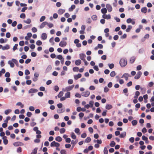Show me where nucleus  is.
<instances>
[{"label": "nucleus", "mask_w": 154, "mask_h": 154, "mask_svg": "<svg viewBox=\"0 0 154 154\" xmlns=\"http://www.w3.org/2000/svg\"><path fill=\"white\" fill-rule=\"evenodd\" d=\"M119 63L121 67H124L127 64V60L125 58H122L120 60Z\"/></svg>", "instance_id": "nucleus-1"}, {"label": "nucleus", "mask_w": 154, "mask_h": 154, "mask_svg": "<svg viewBox=\"0 0 154 154\" xmlns=\"http://www.w3.org/2000/svg\"><path fill=\"white\" fill-rule=\"evenodd\" d=\"M60 146L59 143L56 142L55 141H53L51 143V147L55 146L57 147H58Z\"/></svg>", "instance_id": "nucleus-2"}, {"label": "nucleus", "mask_w": 154, "mask_h": 154, "mask_svg": "<svg viewBox=\"0 0 154 154\" xmlns=\"http://www.w3.org/2000/svg\"><path fill=\"white\" fill-rule=\"evenodd\" d=\"M142 74V72L141 71H138L134 76V79H138L140 77Z\"/></svg>", "instance_id": "nucleus-3"}, {"label": "nucleus", "mask_w": 154, "mask_h": 154, "mask_svg": "<svg viewBox=\"0 0 154 154\" xmlns=\"http://www.w3.org/2000/svg\"><path fill=\"white\" fill-rule=\"evenodd\" d=\"M90 94V92L89 91H86L82 93V96L85 97H88L89 95Z\"/></svg>", "instance_id": "nucleus-4"}, {"label": "nucleus", "mask_w": 154, "mask_h": 154, "mask_svg": "<svg viewBox=\"0 0 154 154\" xmlns=\"http://www.w3.org/2000/svg\"><path fill=\"white\" fill-rule=\"evenodd\" d=\"M106 7L109 12H111L112 11V8L110 4H107L106 5Z\"/></svg>", "instance_id": "nucleus-5"}, {"label": "nucleus", "mask_w": 154, "mask_h": 154, "mask_svg": "<svg viewBox=\"0 0 154 154\" xmlns=\"http://www.w3.org/2000/svg\"><path fill=\"white\" fill-rule=\"evenodd\" d=\"M66 42L64 41H61L59 43V46L61 47H63L66 46Z\"/></svg>", "instance_id": "nucleus-6"}, {"label": "nucleus", "mask_w": 154, "mask_h": 154, "mask_svg": "<svg viewBox=\"0 0 154 154\" xmlns=\"http://www.w3.org/2000/svg\"><path fill=\"white\" fill-rule=\"evenodd\" d=\"M129 76H130V74L128 73H125L123 75L122 77L125 78V80L127 81L128 80V77Z\"/></svg>", "instance_id": "nucleus-7"}, {"label": "nucleus", "mask_w": 154, "mask_h": 154, "mask_svg": "<svg viewBox=\"0 0 154 154\" xmlns=\"http://www.w3.org/2000/svg\"><path fill=\"white\" fill-rule=\"evenodd\" d=\"M14 145L15 146H21L24 145V144L20 142H17L14 143Z\"/></svg>", "instance_id": "nucleus-8"}, {"label": "nucleus", "mask_w": 154, "mask_h": 154, "mask_svg": "<svg viewBox=\"0 0 154 154\" xmlns=\"http://www.w3.org/2000/svg\"><path fill=\"white\" fill-rule=\"evenodd\" d=\"M102 17L104 19H109L111 18V16L110 14L106 15L105 14H103L102 15Z\"/></svg>", "instance_id": "nucleus-9"}, {"label": "nucleus", "mask_w": 154, "mask_h": 154, "mask_svg": "<svg viewBox=\"0 0 154 154\" xmlns=\"http://www.w3.org/2000/svg\"><path fill=\"white\" fill-rule=\"evenodd\" d=\"M38 91V90L36 89L31 88L29 90V93H36Z\"/></svg>", "instance_id": "nucleus-10"}, {"label": "nucleus", "mask_w": 154, "mask_h": 154, "mask_svg": "<svg viewBox=\"0 0 154 154\" xmlns=\"http://www.w3.org/2000/svg\"><path fill=\"white\" fill-rule=\"evenodd\" d=\"M79 57L82 60H85V58L86 57V55L84 54H79Z\"/></svg>", "instance_id": "nucleus-11"}, {"label": "nucleus", "mask_w": 154, "mask_h": 154, "mask_svg": "<svg viewBox=\"0 0 154 154\" xmlns=\"http://www.w3.org/2000/svg\"><path fill=\"white\" fill-rule=\"evenodd\" d=\"M82 76V75L79 73L77 75H74V77L75 80H77L78 79L80 78Z\"/></svg>", "instance_id": "nucleus-12"}, {"label": "nucleus", "mask_w": 154, "mask_h": 154, "mask_svg": "<svg viewBox=\"0 0 154 154\" xmlns=\"http://www.w3.org/2000/svg\"><path fill=\"white\" fill-rule=\"evenodd\" d=\"M48 24V23L47 22H46V21H45V22H43L42 23V24H41L40 26V28H44L45 26Z\"/></svg>", "instance_id": "nucleus-13"}, {"label": "nucleus", "mask_w": 154, "mask_h": 154, "mask_svg": "<svg viewBox=\"0 0 154 154\" xmlns=\"http://www.w3.org/2000/svg\"><path fill=\"white\" fill-rule=\"evenodd\" d=\"M126 132H123L120 135L119 137L121 138H124L126 136Z\"/></svg>", "instance_id": "nucleus-14"}, {"label": "nucleus", "mask_w": 154, "mask_h": 154, "mask_svg": "<svg viewBox=\"0 0 154 154\" xmlns=\"http://www.w3.org/2000/svg\"><path fill=\"white\" fill-rule=\"evenodd\" d=\"M82 61L80 60H76L75 61V63L76 65H79L81 63Z\"/></svg>", "instance_id": "nucleus-15"}, {"label": "nucleus", "mask_w": 154, "mask_h": 154, "mask_svg": "<svg viewBox=\"0 0 154 154\" xmlns=\"http://www.w3.org/2000/svg\"><path fill=\"white\" fill-rule=\"evenodd\" d=\"M135 60V58L134 57H131L130 59V63H133Z\"/></svg>", "instance_id": "nucleus-16"}, {"label": "nucleus", "mask_w": 154, "mask_h": 154, "mask_svg": "<svg viewBox=\"0 0 154 154\" xmlns=\"http://www.w3.org/2000/svg\"><path fill=\"white\" fill-rule=\"evenodd\" d=\"M65 12V10L62 9H59L58 11V13L59 14L61 15L63 14Z\"/></svg>", "instance_id": "nucleus-17"}, {"label": "nucleus", "mask_w": 154, "mask_h": 154, "mask_svg": "<svg viewBox=\"0 0 154 154\" xmlns=\"http://www.w3.org/2000/svg\"><path fill=\"white\" fill-rule=\"evenodd\" d=\"M47 34L45 33H43L42 35V39L45 40L47 38Z\"/></svg>", "instance_id": "nucleus-18"}, {"label": "nucleus", "mask_w": 154, "mask_h": 154, "mask_svg": "<svg viewBox=\"0 0 154 154\" xmlns=\"http://www.w3.org/2000/svg\"><path fill=\"white\" fill-rule=\"evenodd\" d=\"M13 62L12 60L11 61L9 60L8 62V64L10 65V66L12 68L14 67V64L13 63Z\"/></svg>", "instance_id": "nucleus-19"}, {"label": "nucleus", "mask_w": 154, "mask_h": 154, "mask_svg": "<svg viewBox=\"0 0 154 154\" xmlns=\"http://www.w3.org/2000/svg\"><path fill=\"white\" fill-rule=\"evenodd\" d=\"M5 138H7V137L6 136H4L3 137V143L5 145H7L8 143V140L5 139Z\"/></svg>", "instance_id": "nucleus-20"}, {"label": "nucleus", "mask_w": 154, "mask_h": 154, "mask_svg": "<svg viewBox=\"0 0 154 154\" xmlns=\"http://www.w3.org/2000/svg\"><path fill=\"white\" fill-rule=\"evenodd\" d=\"M74 87V85H72L70 86L66 87V89L68 91H70Z\"/></svg>", "instance_id": "nucleus-21"}, {"label": "nucleus", "mask_w": 154, "mask_h": 154, "mask_svg": "<svg viewBox=\"0 0 154 154\" xmlns=\"http://www.w3.org/2000/svg\"><path fill=\"white\" fill-rule=\"evenodd\" d=\"M147 9L146 7H144L142 8L141 9V11L144 13H146L147 12Z\"/></svg>", "instance_id": "nucleus-22"}, {"label": "nucleus", "mask_w": 154, "mask_h": 154, "mask_svg": "<svg viewBox=\"0 0 154 154\" xmlns=\"http://www.w3.org/2000/svg\"><path fill=\"white\" fill-rule=\"evenodd\" d=\"M10 48L9 46L8 45H6L5 46H3L2 48V50H8Z\"/></svg>", "instance_id": "nucleus-23"}, {"label": "nucleus", "mask_w": 154, "mask_h": 154, "mask_svg": "<svg viewBox=\"0 0 154 154\" xmlns=\"http://www.w3.org/2000/svg\"><path fill=\"white\" fill-rule=\"evenodd\" d=\"M12 61L17 66H18V61L15 59H12Z\"/></svg>", "instance_id": "nucleus-24"}, {"label": "nucleus", "mask_w": 154, "mask_h": 154, "mask_svg": "<svg viewBox=\"0 0 154 154\" xmlns=\"http://www.w3.org/2000/svg\"><path fill=\"white\" fill-rule=\"evenodd\" d=\"M55 140L57 141L60 142L62 140V139L61 137L58 136H57V137H56V138H55Z\"/></svg>", "instance_id": "nucleus-25"}, {"label": "nucleus", "mask_w": 154, "mask_h": 154, "mask_svg": "<svg viewBox=\"0 0 154 154\" xmlns=\"http://www.w3.org/2000/svg\"><path fill=\"white\" fill-rule=\"evenodd\" d=\"M101 12L102 14H105L107 12V10L106 8H104L101 9Z\"/></svg>", "instance_id": "nucleus-26"}, {"label": "nucleus", "mask_w": 154, "mask_h": 154, "mask_svg": "<svg viewBox=\"0 0 154 154\" xmlns=\"http://www.w3.org/2000/svg\"><path fill=\"white\" fill-rule=\"evenodd\" d=\"M112 105L110 104H107L105 107L107 109H112Z\"/></svg>", "instance_id": "nucleus-27"}, {"label": "nucleus", "mask_w": 154, "mask_h": 154, "mask_svg": "<svg viewBox=\"0 0 154 154\" xmlns=\"http://www.w3.org/2000/svg\"><path fill=\"white\" fill-rule=\"evenodd\" d=\"M75 8V5H71V7L69 8V11H72Z\"/></svg>", "instance_id": "nucleus-28"}, {"label": "nucleus", "mask_w": 154, "mask_h": 154, "mask_svg": "<svg viewBox=\"0 0 154 154\" xmlns=\"http://www.w3.org/2000/svg\"><path fill=\"white\" fill-rule=\"evenodd\" d=\"M38 150L37 148H35L32 151L31 154H36L37 150Z\"/></svg>", "instance_id": "nucleus-29"}, {"label": "nucleus", "mask_w": 154, "mask_h": 154, "mask_svg": "<svg viewBox=\"0 0 154 154\" xmlns=\"http://www.w3.org/2000/svg\"><path fill=\"white\" fill-rule=\"evenodd\" d=\"M65 97L66 98H70V92H67L65 94Z\"/></svg>", "instance_id": "nucleus-30"}, {"label": "nucleus", "mask_w": 154, "mask_h": 154, "mask_svg": "<svg viewBox=\"0 0 154 154\" xmlns=\"http://www.w3.org/2000/svg\"><path fill=\"white\" fill-rule=\"evenodd\" d=\"M132 27L131 25H128L127 28L126 29V31L127 32H129L130 30L132 29Z\"/></svg>", "instance_id": "nucleus-31"}, {"label": "nucleus", "mask_w": 154, "mask_h": 154, "mask_svg": "<svg viewBox=\"0 0 154 154\" xmlns=\"http://www.w3.org/2000/svg\"><path fill=\"white\" fill-rule=\"evenodd\" d=\"M49 42L52 45H53L54 44V38L52 37L49 40Z\"/></svg>", "instance_id": "nucleus-32"}, {"label": "nucleus", "mask_w": 154, "mask_h": 154, "mask_svg": "<svg viewBox=\"0 0 154 154\" xmlns=\"http://www.w3.org/2000/svg\"><path fill=\"white\" fill-rule=\"evenodd\" d=\"M16 105L18 106H20L21 108H23L24 107V105L21 102H18L16 104Z\"/></svg>", "instance_id": "nucleus-33"}, {"label": "nucleus", "mask_w": 154, "mask_h": 154, "mask_svg": "<svg viewBox=\"0 0 154 154\" xmlns=\"http://www.w3.org/2000/svg\"><path fill=\"white\" fill-rule=\"evenodd\" d=\"M52 69V67L51 65H49L48 67H47L46 71L47 72H49Z\"/></svg>", "instance_id": "nucleus-34"}, {"label": "nucleus", "mask_w": 154, "mask_h": 154, "mask_svg": "<svg viewBox=\"0 0 154 154\" xmlns=\"http://www.w3.org/2000/svg\"><path fill=\"white\" fill-rule=\"evenodd\" d=\"M91 138L90 137H87L85 140V142L87 143L91 141Z\"/></svg>", "instance_id": "nucleus-35"}, {"label": "nucleus", "mask_w": 154, "mask_h": 154, "mask_svg": "<svg viewBox=\"0 0 154 154\" xmlns=\"http://www.w3.org/2000/svg\"><path fill=\"white\" fill-rule=\"evenodd\" d=\"M115 144L116 143L115 142L113 141H112L110 143L109 145L111 147H114L115 146Z\"/></svg>", "instance_id": "nucleus-36"}, {"label": "nucleus", "mask_w": 154, "mask_h": 154, "mask_svg": "<svg viewBox=\"0 0 154 154\" xmlns=\"http://www.w3.org/2000/svg\"><path fill=\"white\" fill-rule=\"evenodd\" d=\"M71 137L73 139H76V135L73 132L71 134Z\"/></svg>", "instance_id": "nucleus-37"}, {"label": "nucleus", "mask_w": 154, "mask_h": 154, "mask_svg": "<svg viewBox=\"0 0 154 154\" xmlns=\"http://www.w3.org/2000/svg\"><path fill=\"white\" fill-rule=\"evenodd\" d=\"M11 110L10 109H7L5 111V113L6 115H8L10 112H11Z\"/></svg>", "instance_id": "nucleus-38"}, {"label": "nucleus", "mask_w": 154, "mask_h": 154, "mask_svg": "<svg viewBox=\"0 0 154 154\" xmlns=\"http://www.w3.org/2000/svg\"><path fill=\"white\" fill-rule=\"evenodd\" d=\"M91 18L93 20H96L97 19V17L96 15H94L91 17Z\"/></svg>", "instance_id": "nucleus-39"}, {"label": "nucleus", "mask_w": 154, "mask_h": 154, "mask_svg": "<svg viewBox=\"0 0 154 154\" xmlns=\"http://www.w3.org/2000/svg\"><path fill=\"white\" fill-rule=\"evenodd\" d=\"M116 73L114 71H112L110 73V76L111 77H114L116 75Z\"/></svg>", "instance_id": "nucleus-40"}, {"label": "nucleus", "mask_w": 154, "mask_h": 154, "mask_svg": "<svg viewBox=\"0 0 154 154\" xmlns=\"http://www.w3.org/2000/svg\"><path fill=\"white\" fill-rule=\"evenodd\" d=\"M63 91H60L58 95V97L59 98L61 97L63 95Z\"/></svg>", "instance_id": "nucleus-41"}, {"label": "nucleus", "mask_w": 154, "mask_h": 154, "mask_svg": "<svg viewBox=\"0 0 154 154\" xmlns=\"http://www.w3.org/2000/svg\"><path fill=\"white\" fill-rule=\"evenodd\" d=\"M137 122L136 120H134L131 122L132 125L134 126L136 125L137 124Z\"/></svg>", "instance_id": "nucleus-42"}, {"label": "nucleus", "mask_w": 154, "mask_h": 154, "mask_svg": "<svg viewBox=\"0 0 154 154\" xmlns=\"http://www.w3.org/2000/svg\"><path fill=\"white\" fill-rule=\"evenodd\" d=\"M42 44V42L40 40H38L36 42V44L37 45H41Z\"/></svg>", "instance_id": "nucleus-43"}, {"label": "nucleus", "mask_w": 154, "mask_h": 154, "mask_svg": "<svg viewBox=\"0 0 154 154\" xmlns=\"http://www.w3.org/2000/svg\"><path fill=\"white\" fill-rule=\"evenodd\" d=\"M65 131L66 130L64 128H62L60 129V132L61 134H63L65 132Z\"/></svg>", "instance_id": "nucleus-44"}, {"label": "nucleus", "mask_w": 154, "mask_h": 154, "mask_svg": "<svg viewBox=\"0 0 154 154\" xmlns=\"http://www.w3.org/2000/svg\"><path fill=\"white\" fill-rule=\"evenodd\" d=\"M20 17L21 18L24 19L26 17V15L24 13H22L20 15Z\"/></svg>", "instance_id": "nucleus-45"}, {"label": "nucleus", "mask_w": 154, "mask_h": 154, "mask_svg": "<svg viewBox=\"0 0 154 154\" xmlns=\"http://www.w3.org/2000/svg\"><path fill=\"white\" fill-rule=\"evenodd\" d=\"M45 19V16H42L40 19V21L41 22L44 21Z\"/></svg>", "instance_id": "nucleus-46"}, {"label": "nucleus", "mask_w": 154, "mask_h": 154, "mask_svg": "<svg viewBox=\"0 0 154 154\" xmlns=\"http://www.w3.org/2000/svg\"><path fill=\"white\" fill-rule=\"evenodd\" d=\"M94 102L93 101H90L89 102V104L90 107H92L93 106Z\"/></svg>", "instance_id": "nucleus-47"}, {"label": "nucleus", "mask_w": 154, "mask_h": 154, "mask_svg": "<svg viewBox=\"0 0 154 154\" xmlns=\"http://www.w3.org/2000/svg\"><path fill=\"white\" fill-rule=\"evenodd\" d=\"M24 22L27 24H29L31 22V20L30 19H28L26 20Z\"/></svg>", "instance_id": "nucleus-48"}, {"label": "nucleus", "mask_w": 154, "mask_h": 154, "mask_svg": "<svg viewBox=\"0 0 154 154\" xmlns=\"http://www.w3.org/2000/svg\"><path fill=\"white\" fill-rule=\"evenodd\" d=\"M17 24V22L16 21H14L12 23L11 25L13 27L15 26Z\"/></svg>", "instance_id": "nucleus-49"}, {"label": "nucleus", "mask_w": 154, "mask_h": 154, "mask_svg": "<svg viewBox=\"0 0 154 154\" xmlns=\"http://www.w3.org/2000/svg\"><path fill=\"white\" fill-rule=\"evenodd\" d=\"M107 111L106 110H105L102 114V115L103 116H106V112Z\"/></svg>", "instance_id": "nucleus-50"}, {"label": "nucleus", "mask_w": 154, "mask_h": 154, "mask_svg": "<svg viewBox=\"0 0 154 154\" xmlns=\"http://www.w3.org/2000/svg\"><path fill=\"white\" fill-rule=\"evenodd\" d=\"M57 58L59 60H62L63 58L62 56L61 55H59L57 56Z\"/></svg>", "instance_id": "nucleus-51"}, {"label": "nucleus", "mask_w": 154, "mask_h": 154, "mask_svg": "<svg viewBox=\"0 0 154 154\" xmlns=\"http://www.w3.org/2000/svg\"><path fill=\"white\" fill-rule=\"evenodd\" d=\"M24 41H22L19 42V45L20 46H23L24 45Z\"/></svg>", "instance_id": "nucleus-52"}, {"label": "nucleus", "mask_w": 154, "mask_h": 154, "mask_svg": "<svg viewBox=\"0 0 154 154\" xmlns=\"http://www.w3.org/2000/svg\"><path fill=\"white\" fill-rule=\"evenodd\" d=\"M142 140L145 141H147L148 140V138L147 137L144 135H143L142 137Z\"/></svg>", "instance_id": "nucleus-53"}, {"label": "nucleus", "mask_w": 154, "mask_h": 154, "mask_svg": "<svg viewBox=\"0 0 154 154\" xmlns=\"http://www.w3.org/2000/svg\"><path fill=\"white\" fill-rule=\"evenodd\" d=\"M103 152L104 154H108V150L106 147L104 148Z\"/></svg>", "instance_id": "nucleus-54"}, {"label": "nucleus", "mask_w": 154, "mask_h": 154, "mask_svg": "<svg viewBox=\"0 0 154 154\" xmlns=\"http://www.w3.org/2000/svg\"><path fill=\"white\" fill-rule=\"evenodd\" d=\"M18 44H16L13 47V50L14 51H15L16 49H17V47L18 46Z\"/></svg>", "instance_id": "nucleus-55"}, {"label": "nucleus", "mask_w": 154, "mask_h": 154, "mask_svg": "<svg viewBox=\"0 0 154 154\" xmlns=\"http://www.w3.org/2000/svg\"><path fill=\"white\" fill-rule=\"evenodd\" d=\"M109 68L110 69H112L114 68V65L113 63H111V64H109Z\"/></svg>", "instance_id": "nucleus-56"}, {"label": "nucleus", "mask_w": 154, "mask_h": 154, "mask_svg": "<svg viewBox=\"0 0 154 154\" xmlns=\"http://www.w3.org/2000/svg\"><path fill=\"white\" fill-rule=\"evenodd\" d=\"M25 74L26 75H28L30 74L29 71L28 69H26L25 70Z\"/></svg>", "instance_id": "nucleus-57"}, {"label": "nucleus", "mask_w": 154, "mask_h": 154, "mask_svg": "<svg viewBox=\"0 0 154 154\" xmlns=\"http://www.w3.org/2000/svg\"><path fill=\"white\" fill-rule=\"evenodd\" d=\"M32 30L33 32H37V29L35 27H33L32 28Z\"/></svg>", "instance_id": "nucleus-58"}, {"label": "nucleus", "mask_w": 154, "mask_h": 154, "mask_svg": "<svg viewBox=\"0 0 154 154\" xmlns=\"http://www.w3.org/2000/svg\"><path fill=\"white\" fill-rule=\"evenodd\" d=\"M109 91V89L106 86L104 88V91L105 92H107Z\"/></svg>", "instance_id": "nucleus-59"}, {"label": "nucleus", "mask_w": 154, "mask_h": 154, "mask_svg": "<svg viewBox=\"0 0 154 154\" xmlns=\"http://www.w3.org/2000/svg\"><path fill=\"white\" fill-rule=\"evenodd\" d=\"M71 63V62L70 61H66L65 63V64L66 65L68 66Z\"/></svg>", "instance_id": "nucleus-60"}, {"label": "nucleus", "mask_w": 154, "mask_h": 154, "mask_svg": "<svg viewBox=\"0 0 154 154\" xmlns=\"http://www.w3.org/2000/svg\"><path fill=\"white\" fill-rule=\"evenodd\" d=\"M134 137H131L129 139V141L132 143H133L134 142Z\"/></svg>", "instance_id": "nucleus-61"}, {"label": "nucleus", "mask_w": 154, "mask_h": 154, "mask_svg": "<svg viewBox=\"0 0 154 154\" xmlns=\"http://www.w3.org/2000/svg\"><path fill=\"white\" fill-rule=\"evenodd\" d=\"M22 25L21 24H19L17 26V28L18 29H20L22 28Z\"/></svg>", "instance_id": "nucleus-62"}, {"label": "nucleus", "mask_w": 154, "mask_h": 154, "mask_svg": "<svg viewBox=\"0 0 154 154\" xmlns=\"http://www.w3.org/2000/svg\"><path fill=\"white\" fill-rule=\"evenodd\" d=\"M31 55L32 57H35L36 56L37 54L35 52H32L31 53Z\"/></svg>", "instance_id": "nucleus-63"}, {"label": "nucleus", "mask_w": 154, "mask_h": 154, "mask_svg": "<svg viewBox=\"0 0 154 154\" xmlns=\"http://www.w3.org/2000/svg\"><path fill=\"white\" fill-rule=\"evenodd\" d=\"M61 154H66V151L64 149H62L60 151Z\"/></svg>", "instance_id": "nucleus-64"}]
</instances>
